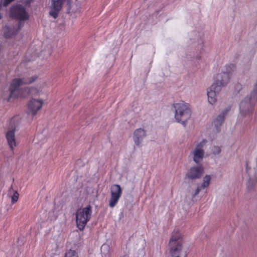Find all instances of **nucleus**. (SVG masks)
<instances>
[{
    "instance_id": "nucleus-1",
    "label": "nucleus",
    "mask_w": 257,
    "mask_h": 257,
    "mask_svg": "<svg viewBox=\"0 0 257 257\" xmlns=\"http://www.w3.org/2000/svg\"><path fill=\"white\" fill-rule=\"evenodd\" d=\"M38 77L37 75H25L22 77L13 79L10 84L11 96L27 97L31 92L33 91L34 87H25L21 88L23 85H29L37 81Z\"/></svg>"
},
{
    "instance_id": "nucleus-2",
    "label": "nucleus",
    "mask_w": 257,
    "mask_h": 257,
    "mask_svg": "<svg viewBox=\"0 0 257 257\" xmlns=\"http://www.w3.org/2000/svg\"><path fill=\"white\" fill-rule=\"evenodd\" d=\"M175 118L176 120L185 125L191 116V110L188 103L183 101L174 104Z\"/></svg>"
},
{
    "instance_id": "nucleus-3",
    "label": "nucleus",
    "mask_w": 257,
    "mask_h": 257,
    "mask_svg": "<svg viewBox=\"0 0 257 257\" xmlns=\"http://www.w3.org/2000/svg\"><path fill=\"white\" fill-rule=\"evenodd\" d=\"M183 238L182 233L178 230H174L169 242L170 252L171 255L183 254Z\"/></svg>"
},
{
    "instance_id": "nucleus-4",
    "label": "nucleus",
    "mask_w": 257,
    "mask_h": 257,
    "mask_svg": "<svg viewBox=\"0 0 257 257\" xmlns=\"http://www.w3.org/2000/svg\"><path fill=\"white\" fill-rule=\"evenodd\" d=\"M92 214V207L89 205L84 208H80L76 212L77 227L80 230H83L90 220Z\"/></svg>"
},
{
    "instance_id": "nucleus-5",
    "label": "nucleus",
    "mask_w": 257,
    "mask_h": 257,
    "mask_svg": "<svg viewBox=\"0 0 257 257\" xmlns=\"http://www.w3.org/2000/svg\"><path fill=\"white\" fill-rule=\"evenodd\" d=\"M10 16L18 20L21 25L22 22L28 20L29 19V14L26 11V9L21 5L13 6L10 10Z\"/></svg>"
},
{
    "instance_id": "nucleus-6",
    "label": "nucleus",
    "mask_w": 257,
    "mask_h": 257,
    "mask_svg": "<svg viewBox=\"0 0 257 257\" xmlns=\"http://www.w3.org/2000/svg\"><path fill=\"white\" fill-rule=\"evenodd\" d=\"M255 100L250 95L242 100L239 105L240 115L243 117H250L253 110V102Z\"/></svg>"
},
{
    "instance_id": "nucleus-7",
    "label": "nucleus",
    "mask_w": 257,
    "mask_h": 257,
    "mask_svg": "<svg viewBox=\"0 0 257 257\" xmlns=\"http://www.w3.org/2000/svg\"><path fill=\"white\" fill-rule=\"evenodd\" d=\"M207 143V140L203 139L198 143L191 152L193 160L196 164L200 163L204 157V148Z\"/></svg>"
},
{
    "instance_id": "nucleus-8",
    "label": "nucleus",
    "mask_w": 257,
    "mask_h": 257,
    "mask_svg": "<svg viewBox=\"0 0 257 257\" xmlns=\"http://www.w3.org/2000/svg\"><path fill=\"white\" fill-rule=\"evenodd\" d=\"M233 65L227 66L225 72L223 71L217 75V79L214 83H218V85L221 86V89L229 82L233 75Z\"/></svg>"
},
{
    "instance_id": "nucleus-9",
    "label": "nucleus",
    "mask_w": 257,
    "mask_h": 257,
    "mask_svg": "<svg viewBox=\"0 0 257 257\" xmlns=\"http://www.w3.org/2000/svg\"><path fill=\"white\" fill-rule=\"evenodd\" d=\"M122 194V189L118 184H113L110 187V198L109 206L113 208L118 203Z\"/></svg>"
},
{
    "instance_id": "nucleus-10",
    "label": "nucleus",
    "mask_w": 257,
    "mask_h": 257,
    "mask_svg": "<svg viewBox=\"0 0 257 257\" xmlns=\"http://www.w3.org/2000/svg\"><path fill=\"white\" fill-rule=\"evenodd\" d=\"M221 90V86L218 85V83H213L207 89L208 101L210 104L212 105L215 103Z\"/></svg>"
},
{
    "instance_id": "nucleus-11",
    "label": "nucleus",
    "mask_w": 257,
    "mask_h": 257,
    "mask_svg": "<svg viewBox=\"0 0 257 257\" xmlns=\"http://www.w3.org/2000/svg\"><path fill=\"white\" fill-rule=\"evenodd\" d=\"M204 173V168L202 165H199L190 167L185 177L188 180H195L201 177Z\"/></svg>"
},
{
    "instance_id": "nucleus-12",
    "label": "nucleus",
    "mask_w": 257,
    "mask_h": 257,
    "mask_svg": "<svg viewBox=\"0 0 257 257\" xmlns=\"http://www.w3.org/2000/svg\"><path fill=\"white\" fill-rule=\"evenodd\" d=\"M22 27L23 25L18 23L7 24L4 28V35L7 38H13L17 34Z\"/></svg>"
},
{
    "instance_id": "nucleus-13",
    "label": "nucleus",
    "mask_w": 257,
    "mask_h": 257,
    "mask_svg": "<svg viewBox=\"0 0 257 257\" xmlns=\"http://www.w3.org/2000/svg\"><path fill=\"white\" fill-rule=\"evenodd\" d=\"M6 138L8 145L11 151H14L18 146V143L16 140L15 128L12 126L6 133Z\"/></svg>"
},
{
    "instance_id": "nucleus-14",
    "label": "nucleus",
    "mask_w": 257,
    "mask_h": 257,
    "mask_svg": "<svg viewBox=\"0 0 257 257\" xmlns=\"http://www.w3.org/2000/svg\"><path fill=\"white\" fill-rule=\"evenodd\" d=\"M44 104V101L41 99H32L28 104V108L32 115H35L40 110Z\"/></svg>"
},
{
    "instance_id": "nucleus-15",
    "label": "nucleus",
    "mask_w": 257,
    "mask_h": 257,
    "mask_svg": "<svg viewBox=\"0 0 257 257\" xmlns=\"http://www.w3.org/2000/svg\"><path fill=\"white\" fill-rule=\"evenodd\" d=\"M146 136V132L145 130L140 128L137 129L134 133L133 139L135 144L137 146H140L143 139Z\"/></svg>"
},
{
    "instance_id": "nucleus-16",
    "label": "nucleus",
    "mask_w": 257,
    "mask_h": 257,
    "mask_svg": "<svg viewBox=\"0 0 257 257\" xmlns=\"http://www.w3.org/2000/svg\"><path fill=\"white\" fill-rule=\"evenodd\" d=\"M228 111L229 109L227 108L224 109L219 115H218L214 119L213 123L216 130H218L222 125L224 120L225 117L228 113Z\"/></svg>"
},
{
    "instance_id": "nucleus-17",
    "label": "nucleus",
    "mask_w": 257,
    "mask_h": 257,
    "mask_svg": "<svg viewBox=\"0 0 257 257\" xmlns=\"http://www.w3.org/2000/svg\"><path fill=\"white\" fill-rule=\"evenodd\" d=\"M47 84L46 82L43 80H39L35 86L34 89H33V91L31 92L30 94H34V95H40L42 93L43 90L46 86Z\"/></svg>"
},
{
    "instance_id": "nucleus-18",
    "label": "nucleus",
    "mask_w": 257,
    "mask_h": 257,
    "mask_svg": "<svg viewBox=\"0 0 257 257\" xmlns=\"http://www.w3.org/2000/svg\"><path fill=\"white\" fill-rule=\"evenodd\" d=\"M14 0H1L0 3V24L3 22V19L4 15V12L2 9V5L4 7H7L9 5L11 2L14 1Z\"/></svg>"
},
{
    "instance_id": "nucleus-19",
    "label": "nucleus",
    "mask_w": 257,
    "mask_h": 257,
    "mask_svg": "<svg viewBox=\"0 0 257 257\" xmlns=\"http://www.w3.org/2000/svg\"><path fill=\"white\" fill-rule=\"evenodd\" d=\"M2 97L5 100H7L8 101H10L11 98H19L22 97L23 98V96H11V90H10V87H9V90L6 89V90H4L3 91V93L2 94Z\"/></svg>"
},
{
    "instance_id": "nucleus-20",
    "label": "nucleus",
    "mask_w": 257,
    "mask_h": 257,
    "mask_svg": "<svg viewBox=\"0 0 257 257\" xmlns=\"http://www.w3.org/2000/svg\"><path fill=\"white\" fill-rule=\"evenodd\" d=\"M211 179V176L208 175H206L203 177V182L200 186L202 189H205L209 186L210 183Z\"/></svg>"
},
{
    "instance_id": "nucleus-21",
    "label": "nucleus",
    "mask_w": 257,
    "mask_h": 257,
    "mask_svg": "<svg viewBox=\"0 0 257 257\" xmlns=\"http://www.w3.org/2000/svg\"><path fill=\"white\" fill-rule=\"evenodd\" d=\"M211 152L214 155H218L221 151V147L219 146L213 145L210 148Z\"/></svg>"
},
{
    "instance_id": "nucleus-22",
    "label": "nucleus",
    "mask_w": 257,
    "mask_h": 257,
    "mask_svg": "<svg viewBox=\"0 0 257 257\" xmlns=\"http://www.w3.org/2000/svg\"><path fill=\"white\" fill-rule=\"evenodd\" d=\"M65 257H78V255L75 250L70 249L65 253Z\"/></svg>"
},
{
    "instance_id": "nucleus-23",
    "label": "nucleus",
    "mask_w": 257,
    "mask_h": 257,
    "mask_svg": "<svg viewBox=\"0 0 257 257\" xmlns=\"http://www.w3.org/2000/svg\"><path fill=\"white\" fill-rule=\"evenodd\" d=\"M19 194L17 192L15 191L13 194V195L12 196V203L14 204L18 200Z\"/></svg>"
},
{
    "instance_id": "nucleus-24",
    "label": "nucleus",
    "mask_w": 257,
    "mask_h": 257,
    "mask_svg": "<svg viewBox=\"0 0 257 257\" xmlns=\"http://www.w3.org/2000/svg\"><path fill=\"white\" fill-rule=\"evenodd\" d=\"M201 189H202L200 186H197L194 192L192 194V197H195L199 193Z\"/></svg>"
},
{
    "instance_id": "nucleus-25",
    "label": "nucleus",
    "mask_w": 257,
    "mask_h": 257,
    "mask_svg": "<svg viewBox=\"0 0 257 257\" xmlns=\"http://www.w3.org/2000/svg\"><path fill=\"white\" fill-rule=\"evenodd\" d=\"M186 253H185L184 255L183 254H177L175 255H171V257H186Z\"/></svg>"
},
{
    "instance_id": "nucleus-26",
    "label": "nucleus",
    "mask_w": 257,
    "mask_h": 257,
    "mask_svg": "<svg viewBox=\"0 0 257 257\" xmlns=\"http://www.w3.org/2000/svg\"><path fill=\"white\" fill-rule=\"evenodd\" d=\"M2 49V46L1 44H0V51H1Z\"/></svg>"
},
{
    "instance_id": "nucleus-27",
    "label": "nucleus",
    "mask_w": 257,
    "mask_h": 257,
    "mask_svg": "<svg viewBox=\"0 0 257 257\" xmlns=\"http://www.w3.org/2000/svg\"><path fill=\"white\" fill-rule=\"evenodd\" d=\"M251 181V179H250L249 180V181H248V185L250 184V183Z\"/></svg>"
},
{
    "instance_id": "nucleus-28",
    "label": "nucleus",
    "mask_w": 257,
    "mask_h": 257,
    "mask_svg": "<svg viewBox=\"0 0 257 257\" xmlns=\"http://www.w3.org/2000/svg\"><path fill=\"white\" fill-rule=\"evenodd\" d=\"M246 171H247V172H248V171H249V170H248V167H247V166L246 167Z\"/></svg>"
},
{
    "instance_id": "nucleus-29",
    "label": "nucleus",
    "mask_w": 257,
    "mask_h": 257,
    "mask_svg": "<svg viewBox=\"0 0 257 257\" xmlns=\"http://www.w3.org/2000/svg\"><path fill=\"white\" fill-rule=\"evenodd\" d=\"M40 137H41V136H38V138H39Z\"/></svg>"
}]
</instances>
